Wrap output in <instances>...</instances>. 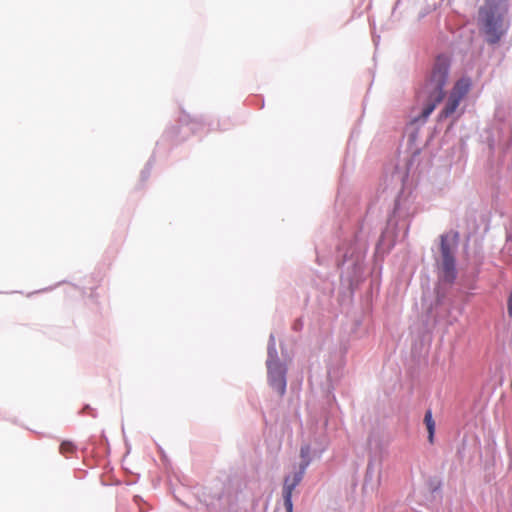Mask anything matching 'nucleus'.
I'll return each instance as SVG.
<instances>
[{"instance_id": "6e6552de", "label": "nucleus", "mask_w": 512, "mask_h": 512, "mask_svg": "<svg viewBox=\"0 0 512 512\" xmlns=\"http://www.w3.org/2000/svg\"><path fill=\"white\" fill-rule=\"evenodd\" d=\"M424 423L426 425L428 431V440L432 444L434 440L435 433V422L432 418V412L430 410L426 411L424 416Z\"/></svg>"}, {"instance_id": "f257e3e1", "label": "nucleus", "mask_w": 512, "mask_h": 512, "mask_svg": "<svg viewBox=\"0 0 512 512\" xmlns=\"http://www.w3.org/2000/svg\"><path fill=\"white\" fill-rule=\"evenodd\" d=\"M508 12V0H484L480 6L477 25L487 44L496 45L507 34L510 27Z\"/></svg>"}, {"instance_id": "7ed1b4c3", "label": "nucleus", "mask_w": 512, "mask_h": 512, "mask_svg": "<svg viewBox=\"0 0 512 512\" xmlns=\"http://www.w3.org/2000/svg\"><path fill=\"white\" fill-rule=\"evenodd\" d=\"M458 238L457 232L443 234L440 237L441 270L444 280L450 283L456 278L454 250L457 247Z\"/></svg>"}, {"instance_id": "39448f33", "label": "nucleus", "mask_w": 512, "mask_h": 512, "mask_svg": "<svg viewBox=\"0 0 512 512\" xmlns=\"http://www.w3.org/2000/svg\"><path fill=\"white\" fill-rule=\"evenodd\" d=\"M308 464H309V461L305 460L300 471L295 472L292 476H287L285 478L284 485H283V494H286L287 491H289V494L292 495L295 487L301 482L303 475H304V470Z\"/></svg>"}, {"instance_id": "9d476101", "label": "nucleus", "mask_w": 512, "mask_h": 512, "mask_svg": "<svg viewBox=\"0 0 512 512\" xmlns=\"http://www.w3.org/2000/svg\"><path fill=\"white\" fill-rule=\"evenodd\" d=\"M284 506L287 512H293V503H292V495L287 491L286 494H283Z\"/></svg>"}, {"instance_id": "20e7f679", "label": "nucleus", "mask_w": 512, "mask_h": 512, "mask_svg": "<svg viewBox=\"0 0 512 512\" xmlns=\"http://www.w3.org/2000/svg\"><path fill=\"white\" fill-rule=\"evenodd\" d=\"M268 380L270 386L283 396L286 391V368L277 359L267 360Z\"/></svg>"}, {"instance_id": "1a4fd4ad", "label": "nucleus", "mask_w": 512, "mask_h": 512, "mask_svg": "<svg viewBox=\"0 0 512 512\" xmlns=\"http://www.w3.org/2000/svg\"><path fill=\"white\" fill-rule=\"evenodd\" d=\"M60 453L64 456H69L71 454H74L76 451V446L71 441H63L60 444Z\"/></svg>"}, {"instance_id": "423d86ee", "label": "nucleus", "mask_w": 512, "mask_h": 512, "mask_svg": "<svg viewBox=\"0 0 512 512\" xmlns=\"http://www.w3.org/2000/svg\"><path fill=\"white\" fill-rule=\"evenodd\" d=\"M470 87H471L470 79L469 78H461L455 83L450 94H452L460 99H463L469 92Z\"/></svg>"}, {"instance_id": "0eeeda50", "label": "nucleus", "mask_w": 512, "mask_h": 512, "mask_svg": "<svg viewBox=\"0 0 512 512\" xmlns=\"http://www.w3.org/2000/svg\"><path fill=\"white\" fill-rule=\"evenodd\" d=\"M462 99L450 94L446 104H445V107L443 108V110L441 111V117H449L451 116L458 108L460 102H461Z\"/></svg>"}, {"instance_id": "9b49d317", "label": "nucleus", "mask_w": 512, "mask_h": 512, "mask_svg": "<svg viewBox=\"0 0 512 512\" xmlns=\"http://www.w3.org/2000/svg\"><path fill=\"white\" fill-rule=\"evenodd\" d=\"M309 453H310V447H309V446H303V447L301 448L300 454H301V457H302L303 459L308 458Z\"/></svg>"}, {"instance_id": "f03ea898", "label": "nucleus", "mask_w": 512, "mask_h": 512, "mask_svg": "<svg viewBox=\"0 0 512 512\" xmlns=\"http://www.w3.org/2000/svg\"><path fill=\"white\" fill-rule=\"evenodd\" d=\"M449 67L450 63L448 58L439 56L436 59L430 77L419 92V99L425 102L420 116L422 120H426L436 106L443 100L445 95L444 86L447 83Z\"/></svg>"}, {"instance_id": "f8f14e48", "label": "nucleus", "mask_w": 512, "mask_h": 512, "mask_svg": "<svg viewBox=\"0 0 512 512\" xmlns=\"http://www.w3.org/2000/svg\"><path fill=\"white\" fill-rule=\"evenodd\" d=\"M507 308H508V315L510 317H512V292H511V294L509 296V299H508V307Z\"/></svg>"}]
</instances>
